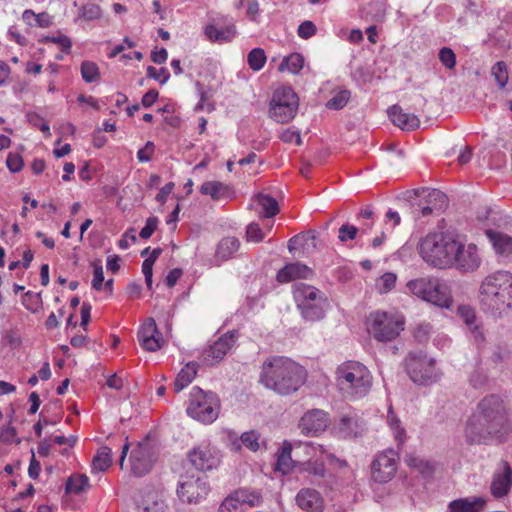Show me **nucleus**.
<instances>
[{"mask_svg": "<svg viewBox=\"0 0 512 512\" xmlns=\"http://www.w3.org/2000/svg\"><path fill=\"white\" fill-rule=\"evenodd\" d=\"M438 58L443 66L448 70H453L456 66V55L449 47H443L438 53Z\"/></svg>", "mask_w": 512, "mask_h": 512, "instance_id": "nucleus-46", "label": "nucleus"}, {"mask_svg": "<svg viewBox=\"0 0 512 512\" xmlns=\"http://www.w3.org/2000/svg\"><path fill=\"white\" fill-rule=\"evenodd\" d=\"M460 315L464 318V321L467 325H472L475 320V314L474 311L470 307H460L459 308Z\"/></svg>", "mask_w": 512, "mask_h": 512, "instance_id": "nucleus-64", "label": "nucleus"}, {"mask_svg": "<svg viewBox=\"0 0 512 512\" xmlns=\"http://www.w3.org/2000/svg\"><path fill=\"white\" fill-rule=\"evenodd\" d=\"M292 445L285 441L283 446L278 454L276 470L282 472L283 474L289 473L293 466V461L291 458Z\"/></svg>", "mask_w": 512, "mask_h": 512, "instance_id": "nucleus-29", "label": "nucleus"}, {"mask_svg": "<svg viewBox=\"0 0 512 512\" xmlns=\"http://www.w3.org/2000/svg\"><path fill=\"white\" fill-rule=\"evenodd\" d=\"M242 508V504L233 492L223 500L219 507V512H241Z\"/></svg>", "mask_w": 512, "mask_h": 512, "instance_id": "nucleus-45", "label": "nucleus"}, {"mask_svg": "<svg viewBox=\"0 0 512 512\" xmlns=\"http://www.w3.org/2000/svg\"><path fill=\"white\" fill-rule=\"evenodd\" d=\"M158 95H159L158 91H156L154 89L149 90L142 97V101H141L142 105L145 108L152 106L155 103V101L157 100Z\"/></svg>", "mask_w": 512, "mask_h": 512, "instance_id": "nucleus-63", "label": "nucleus"}, {"mask_svg": "<svg viewBox=\"0 0 512 512\" xmlns=\"http://www.w3.org/2000/svg\"><path fill=\"white\" fill-rule=\"evenodd\" d=\"M246 237L248 241L261 242L264 239V233L258 223H250L246 229Z\"/></svg>", "mask_w": 512, "mask_h": 512, "instance_id": "nucleus-52", "label": "nucleus"}, {"mask_svg": "<svg viewBox=\"0 0 512 512\" xmlns=\"http://www.w3.org/2000/svg\"><path fill=\"white\" fill-rule=\"evenodd\" d=\"M367 330L379 342L392 341L404 330V318L394 313L377 311L370 314Z\"/></svg>", "mask_w": 512, "mask_h": 512, "instance_id": "nucleus-8", "label": "nucleus"}, {"mask_svg": "<svg viewBox=\"0 0 512 512\" xmlns=\"http://www.w3.org/2000/svg\"><path fill=\"white\" fill-rule=\"evenodd\" d=\"M328 426V416L320 409L308 411L300 420L299 427L306 435H316Z\"/></svg>", "mask_w": 512, "mask_h": 512, "instance_id": "nucleus-16", "label": "nucleus"}, {"mask_svg": "<svg viewBox=\"0 0 512 512\" xmlns=\"http://www.w3.org/2000/svg\"><path fill=\"white\" fill-rule=\"evenodd\" d=\"M155 145L148 141L143 148L137 152V158L140 162H149L154 154Z\"/></svg>", "mask_w": 512, "mask_h": 512, "instance_id": "nucleus-59", "label": "nucleus"}, {"mask_svg": "<svg viewBox=\"0 0 512 512\" xmlns=\"http://www.w3.org/2000/svg\"><path fill=\"white\" fill-rule=\"evenodd\" d=\"M192 383V368L188 362L184 368L180 370L174 381V392L180 393Z\"/></svg>", "mask_w": 512, "mask_h": 512, "instance_id": "nucleus-33", "label": "nucleus"}, {"mask_svg": "<svg viewBox=\"0 0 512 512\" xmlns=\"http://www.w3.org/2000/svg\"><path fill=\"white\" fill-rule=\"evenodd\" d=\"M387 422H388L391 430L393 431V434H394L395 440L397 441L398 446L402 445L406 439L405 430L403 427H401L400 420L394 414L392 408H390L388 411Z\"/></svg>", "mask_w": 512, "mask_h": 512, "instance_id": "nucleus-35", "label": "nucleus"}, {"mask_svg": "<svg viewBox=\"0 0 512 512\" xmlns=\"http://www.w3.org/2000/svg\"><path fill=\"white\" fill-rule=\"evenodd\" d=\"M293 296L302 316L308 321H317L324 317L328 307L324 293L314 286L299 283L294 286Z\"/></svg>", "mask_w": 512, "mask_h": 512, "instance_id": "nucleus-6", "label": "nucleus"}, {"mask_svg": "<svg viewBox=\"0 0 512 512\" xmlns=\"http://www.w3.org/2000/svg\"><path fill=\"white\" fill-rule=\"evenodd\" d=\"M317 32V28L312 21L306 20L302 22L298 27V36L302 39H308L314 36Z\"/></svg>", "mask_w": 512, "mask_h": 512, "instance_id": "nucleus-56", "label": "nucleus"}, {"mask_svg": "<svg viewBox=\"0 0 512 512\" xmlns=\"http://www.w3.org/2000/svg\"><path fill=\"white\" fill-rule=\"evenodd\" d=\"M426 198L428 205L437 203L438 212L443 211L448 205L446 194L438 189L428 190Z\"/></svg>", "mask_w": 512, "mask_h": 512, "instance_id": "nucleus-39", "label": "nucleus"}, {"mask_svg": "<svg viewBox=\"0 0 512 512\" xmlns=\"http://www.w3.org/2000/svg\"><path fill=\"white\" fill-rule=\"evenodd\" d=\"M306 370L287 357L273 356L262 365L260 382L280 395H289L305 383Z\"/></svg>", "mask_w": 512, "mask_h": 512, "instance_id": "nucleus-2", "label": "nucleus"}, {"mask_svg": "<svg viewBox=\"0 0 512 512\" xmlns=\"http://www.w3.org/2000/svg\"><path fill=\"white\" fill-rule=\"evenodd\" d=\"M199 96L200 100L194 110H205L211 113L215 109L214 103L211 101L212 91L199 89Z\"/></svg>", "mask_w": 512, "mask_h": 512, "instance_id": "nucleus-47", "label": "nucleus"}, {"mask_svg": "<svg viewBox=\"0 0 512 512\" xmlns=\"http://www.w3.org/2000/svg\"><path fill=\"white\" fill-rule=\"evenodd\" d=\"M194 489H196V496H194V502L196 500L205 499L210 492V485L206 480V477H197Z\"/></svg>", "mask_w": 512, "mask_h": 512, "instance_id": "nucleus-49", "label": "nucleus"}, {"mask_svg": "<svg viewBox=\"0 0 512 512\" xmlns=\"http://www.w3.org/2000/svg\"><path fill=\"white\" fill-rule=\"evenodd\" d=\"M336 383L345 399L356 400L368 394L372 386V376L363 364L347 361L338 366Z\"/></svg>", "mask_w": 512, "mask_h": 512, "instance_id": "nucleus-5", "label": "nucleus"}, {"mask_svg": "<svg viewBox=\"0 0 512 512\" xmlns=\"http://www.w3.org/2000/svg\"><path fill=\"white\" fill-rule=\"evenodd\" d=\"M204 35L211 42L228 43L235 37L236 27L234 24H227L218 28L216 23H210L204 27Z\"/></svg>", "mask_w": 512, "mask_h": 512, "instance_id": "nucleus-23", "label": "nucleus"}, {"mask_svg": "<svg viewBox=\"0 0 512 512\" xmlns=\"http://www.w3.org/2000/svg\"><path fill=\"white\" fill-rule=\"evenodd\" d=\"M313 275V271L308 266L299 262L290 263L284 266L277 273V280L280 283H288L296 279H308Z\"/></svg>", "mask_w": 512, "mask_h": 512, "instance_id": "nucleus-21", "label": "nucleus"}, {"mask_svg": "<svg viewBox=\"0 0 512 512\" xmlns=\"http://www.w3.org/2000/svg\"><path fill=\"white\" fill-rule=\"evenodd\" d=\"M350 99V92L348 90H342L337 92L327 103L328 109L339 110L346 106Z\"/></svg>", "mask_w": 512, "mask_h": 512, "instance_id": "nucleus-42", "label": "nucleus"}, {"mask_svg": "<svg viewBox=\"0 0 512 512\" xmlns=\"http://www.w3.org/2000/svg\"><path fill=\"white\" fill-rule=\"evenodd\" d=\"M201 195L209 196L213 201H223L232 199L234 192L232 189L219 181H206L199 187Z\"/></svg>", "mask_w": 512, "mask_h": 512, "instance_id": "nucleus-22", "label": "nucleus"}, {"mask_svg": "<svg viewBox=\"0 0 512 512\" xmlns=\"http://www.w3.org/2000/svg\"><path fill=\"white\" fill-rule=\"evenodd\" d=\"M256 201L262 207L265 218H271L279 212L277 200L269 195L259 193L256 195Z\"/></svg>", "mask_w": 512, "mask_h": 512, "instance_id": "nucleus-30", "label": "nucleus"}, {"mask_svg": "<svg viewBox=\"0 0 512 512\" xmlns=\"http://www.w3.org/2000/svg\"><path fill=\"white\" fill-rule=\"evenodd\" d=\"M297 506L306 512H323L324 499L320 492L312 488H302L295 497Z\"/></svg>", "mask_w": 512, "mask_h": 512, "instance_id": "nucleus-17", "label": "nucleus"}, {"mask_svg": "<svg viewBox=\"0 0 512 512\" xmlns=\"http://www.w3.org/2000/svg\"><path fill=\"white\" fill-rule=\"evenodd\" d=\"M294 138H297V145H301V143H302L301 136H300V133L297 131H292L290 129H286L280 135V139L285 143L293 142Z\"/></svg>", "mask_w": 512, "mask_h": 512, "instance_id": "nucleus-62", "label": "nucleus"}, {"mask_svg": "<svg viewBox=\"0 0 512 512\" xmlns=\"http://www.w3.org/2000/svg\"><path fill=\"white\" fill-rule=\"evenodd\" d=\"M88 487V477L84 474L71 476L66 483V492L78 494Z\"/></svg>", "mask_w": 512, "mask_h": 512, "instance_id": "nucleus-38", "label": "nucleus"}, {"mask_svg": "<svg viewBox=\"0 0 512 512\" xmlns=\"http://www.w3.org/2000/svg\"><path fill=\"white\" fill-rule=\"evenodd\" d=\"M237 333L228 331L218 338L212 345L205 348L200 355V362L205 366H215L219 364L235 345Z\"/></svg>", "mask_w": 512, "mask_h": 512, "instance_id": "nucleus-14", "label": "nucleus"}, {"mask_svg": "<svg viewBox=\"0 0 512 512\" xmlns=\"http://www.w3.org/2000/svg\"><path fill=\"white\" fill-rule=\"evenodd\" d=\"M398 454L393 449H387L376 455L371 463V476L375 482L387 483L396 474Z\"/></svg>", "mask_w": 512, "mask_h": 512, "instance_id": "nucleus-13", "label": "nucleus"}, {"mask_svg": "<svg viewBox=\"0 0 512 512\" xmlns=\"http://www.w3.org/2000/svg\"><path fill=\"white\" fill-rule=\"evenodd\" d=\"M491 74L500 88H504L506 86L509 76L507 66L503 61H499L493 65Z\"/></svg>", "mask_w": 512, "mask_h": 512, "instance_id": "nucleus-40", "label": "nucleus"}, {"mask_svg": "<svg viewBox=\"0 0 512 512\" xmlns=\"http://www.w3.org/2000/svg\"><path fill=\"white\" fill-rule=\"evenodd\" d=\"M486 501L480 497L460 498L448 505V512H481Z\"/></svg>", "mask_w": 512, "mask_h": 512, "instance_id": "nucleus-25", "label": "nucleus"}, {"mask_svg": "<svg viewBox=\"0 0 512 512\" xmlns=\"http://www.w3.org/2000/svg\"><path fill=\"white\" fill-rule=\"evenodd\" d=\"M512 485V469L507 462L502 463V469L494 474L491 483V493L494 497H502L508 493Z\"/></svg>", "mask_w": 512, "mask_h": 512, "instance_id": "nucleus-19", "label": "nucleus"}, {"mask_svg": "<svg viewBox=\"0 0 512 512\" xmlns=\"http://www.w3.org/2000/svg\"><path fill=\"white\" fill-rule=\"evenodd\" d=\"M304 470L316 477L323 478L326 473V468L323 462L310 461L306 463Z\"/></svg>", "mask_w": 512, "mask_h": 512, "instance_id": "nucleus-55", "label": "nucleus"}, {"mask_svg": "<svg viewBox=\"0 0 512 512\" xmlns=\"http://www.w3.org/2000/svg\"><path fill=\"white\" fill-rule=\"evenodd\" d=\"M387 113L393 124L402 130H414L420 125V120L416 115L404 112L399 105L391 106Z\"/></svg>", "mask_w": 512, "mask_h": 512, "instance_id": "nucleus-20", "label": "nucleus"}, {"mask_svg": "<svg viewBox=\"0 0 512 512\" xmlns=\"http://www.w3.org/2000/svg\"><path fill=\"white\" fill-rule=\"evenodd\" d=\"M242 506L255 507L262 503V497L255 491L239 489L234 492Z\"/></svg>", "mask_w": 512, "mask_h": 512, "instance_id": "nucleus-34", "label": "nucleus"}, {"mask_svg": "<svg viewBox=\"0 0 512 512\" xmlns=\"http://www.w3.org/2000/svg\"><path fill=\"white\" fill-rule=\"evenodd\" d=\"M158 225V219L156 217H150L146 220L145 226L141 229L139 236L142 239H148L151 237L153 232L156 230Z\"/></svg>", "mask_w": 512, "mask_h": 512, "instance_id": "nucleus-60", "label": "nucleus"}, {"mask_svg": "<svg viewBox=\"0 0 512 512\" xmlns=\"http://www.w3.org/2000/svg\"><path fill=\"white\" fill-rule=\"evenodd\" d=\"M459 248L458 234L453 232L428 234L418 245L422 259L429 265L441 269L452 267V260Z\"/></svg>", "mask_w": 512, "mask_h": 512, "instance_id": "nucleus-4", "label": "nucleus"}, {"mask_svg": "<svg viewBox=\"0 0 512 512\" xmlns=\"http://www.w3.org/2000/svg\"><path fill=\"white\" fill-rule=\"evenodd\" d=\"M112 464V450L107 446L101 447L92 461V470L101 472L107 470Z\"/></svg>", "mask_w": 512, "mask_h": 512, "instance_id": "nucleus-28", "label": "nucleus"}, {"mask_svg": "<svg viewBox=\"0 0 512 512\" xmlns=\"http://www.w3.org/2000/svg\"><path fill=\"white\" fill-rule=\"evenodd\" d=\"M408 290L415 296L441 308H449L452 303L448 286L434 277H421L407 283Z\"/></svg>", "mask_w": 512, "mask_h": 512, "instance_id": "nucleus-7", "label": "nucleus"}, {"mask_svg": "<svg viewBox=\"0 0 512 512\" xmlns=\"http://www.w3.org/2000/svg\"><path fill=\"white\" fill-rule=\"evenodd\" d=\"M486 235L496 254L505 258L512 257V237L493 230H487Z\"/></svg>", "mask_w": 512, "mask_h": 512, "instance_id": "nucleus-24", "label": "nucleus"}, {"mask_svg": "<svg viewBox=\"0 0 512 512\" xmlns=\"http://www.w3.org/2000/svg\"><path fill=\"white\" fill-rule=\"evenodd\" d=\"M158 457V449L149 438L139 442L130 455L131 473L141 477L153 468Z\"/></svg>", "mask_w": 512, "mask_h": 512, "instance_id": "nucleus-12", "label": "nucleus"}, {"mask_svg": "<svg viewBox=\"0 0 512 512\" xmlns=\"http://www.w3.org/2000/svg\"><path fill=\"white\" fill-rule=\"evenodd\" d=\"M219 457L210 449L194 450V467L201 471L212 470L219 464Z\"/></svg>", "mask_w": 512, "mask_h": 512, "instance_id": "nucleus-26", "label": "nucleus"}, {"mask_svg": "<svg viewBox=\"0 0 512 512\" xmlns=\"http://www.w3.org/2000/svg\"><path fill=\"white\" fill-rule=\"evenodd\" d=\"M240 242L235 237L223 238L217 246L215 257L217 260L225 261L230 259L238 251Z\"/></svg>", "mask_w": 512, "mask_h": 512, "instance_id": "nucleus-27", "label": "nucleus"}, {"mask_svg": "<svg viewBox=\"0 0 512 512\" xmlns=\"http://www.w3.org/2000/svg\"><path fill=\"white\" fill-rule=\"evenodd\" d=\"M220 408V400L215 393L194 386V420L211 424L218 418Z\"/></svg>", "mask_w": 512, "mask_h": 512, "instance_id": "nucleus-11", "label": "nucleus"}, {"mask_svg": "<svg viewBox=\"0 0 512 512\" xmlns=\"http://www.w3.org/2000/svg\"><path fill=\"white\" fill-rule=\"evenodd\" d=\"M81 76L87 83L97 82L100 79L99 68L92 61H84L81 64Z\"/></svg>", "mask_w": 512, "mask_h": 512, "instance_id": "nucleus-36", "label": "nucleus"}, {"mask_svg": "<svg viewBox=\"0 0 512 512\" xmlns=\"http://www.w3.org/2000/svg\"><path fill=\"white\" fill-rule=\"evenodd\" d=\"M458 245L460 248L452 260V267L466 272L477 270L481 265L477 246L473 243L465 244L459 235Z\"/></svg>", "mask_w": 512, "mask_h": 512, "instance_id": "nucleus-15", "label": "nucleus"}, {"mask_svg": "<svg viewBox=\"0 0 512 512\" xmlns=\"http://www.w3.org/2000/svg\"><path fill=\"white\" fill-rule=\"evenodd\" d=\"M163 339L158 335L140 341V345L147 351L154 352L161 348Z\"/></svg>", "mask_w": 512, "mask_h": 512, "instance_id": "nucleus-57", "label": "nucleus"}, {"mask_svg": "<svg viewBox=\"0 0 512 512\" xmlns=\"http://www.w3.org/2000/svg\"><path fill=\"white\" fill-rule=\"evenodd\" d=\"M147 77L155 79L160 84H165L168 81L170 74L166 68H161L157 70L153 66H148Z\"/></svg>", "mask_w": 512, "mask_h": 512, "instance_id": "nucleus-54", "label": "nucleus"}, {"mask_svg": "<svg viewBox=\"0 0 512 512\" xmlns=\"http://www.w3.org/2000/svg\"><path fill=\"white\" fill-rule=\"evenodd\" d=\"M299 99L290 87H281L274 91L270 102V117L279 123H288L296 115Z\"/></svg>", "mask_w": 512, "mask_h": 512, "instance_id": "nucleus-10", "label": "nucleus"}, {"mask_svg": "<svg viewBox=\"0 0 512 512\" xmlns=\"http://www.w3.org/2000/svg\"><path fill=\"white\" fill-rule=\"evenodd\" d=\"M405 463L411 467L416 469L419 473H421L425 477H429L434 472V466L429 462L422 458H419L415 455H408L405 458Z\"/></svg>", "mask_w": 512, "mask_h": 512, "instance_id": "nucleus-32", "label": "nucleus"}, {"mask_svg": "<svg viewBox=\"0 0 512 512\" xmlns=\"http://www.w3.org/2000/svg\"><path fill=\"white\" fill-rule=\"evenodd\" d=\"M359 229L351 224H343L338 231V239L341 242H346L348 240H353L356 238Z\"/></svg>", "mask_w": 512, "mask_h": 512, "instance_id": "nucleus-50", "label": "nucleus"}, {"mask_svg": "<svg viewBox=\"0 0 512 512\" xmlns=\"http://www.w3.org/2000/svg\"><path fill=\"white\" fill-rule=\"evenodd\" d=\"M192 485L188 481L180 482L177 488V496L183 504L192 502V494L190 493Z\"/></svg>", "mask_w": 512, "mask_h": 512, "instance_id": "nucleus-53", "label": "nucleus"}, {"mask_svg": "<svg viewBox=\"0 0 512 512\" xmlns=\"http://www.w3.org/2000/svg\"><path fill=\"white\" fill-rule=\"evenodd\" d=\"M481 309L494 317L512 310V273L498 270L487 275L479 287Z\"/></svg>", "mask_w": 512, "mask_h": 512, "instance_id": "nucleus-3", "label": "nucleus"}, {"mask_svg": "<svg viewBox=\"0 0 512 512\" xmlns=\"http://www.w3.org/2000/svg\"><path fill=\"white\" fill-rule=\"evenodd\" d=\"M143 512H165L166 505L158 495H152L143 502Z\"/></svg>", "mask_w": 512, "mask_h": 512, "instance_id": "nucleus-43", "label": "nucleus"}, {"mask_svg": "<svg viewBox=\"0 0 512 512\" xmlns=\"http://www.w3.org/2000/svg\"><path fill=\"white\" fill-rule=\"evenodd\" d=\"M247 62L249 67L253 71L261 70L266 63V55L263 49L254 48L252 49L247 56Z\"/></svg>", "mask_w": 512, "mask_h": 512, "instance_id": "nucleus-37", "label": "nucleus"}, {"mask_svg": "<svg viewBox=\"0 0 512 512\" xmlns=\"http://www.w3.org/2000/svg\"><path fill=\"white\" fill-rule=\"evenodd\" d=\"M396 279L397 277L394 273L388 272L383 274L377 283L379 291L381 293H386L390 291L395 286Z\"/></svg>", "mask_w": 512, "mask_h": 512, "instance_id": "nucleus-51", "label": "nucleus"}, {"mask_svg": "<svg viewBox=\"0 0 512 512\" xmlns=\"http://www.w3.org/2000/svg\"><path fill=\"white\" fill-rule=\"evenodd\" d=\"M159 332H158V329H157V325L154 321V319L152 318H149L146 320V322L141 326L140 330L138 331V340L139 342L146 339V338H150L154 335H158Z\"/></svg>", "mask_w": 512, "mask_h": 512, "instance_id": "nucleus-48", "label": "nucleus"}, {"mask_svg": "<svg viewBox=\"0 0 512 512\" xmlns=\"http://www.w3.org/2000/svg\"><path fill=\"white\" fill-rule=\"evenodd\" d=\"M94 271H93V280H92V287L99 291L102 289L103 281H104V272L101 265L94 264Z\"/></svg>", "mask_w": 512, "mask_h": 512, "instance_id": "nucleus-61", "label": "nucleus"}, {"mask_svg": "<svg viewBox=\"0 0 512 512\" xmlns=\"http://www.w3.org/2000/svg\"><path fill=\"white\" fill-rule=\"evenodd\" d=\"M102 15L101 8L93 3L83 5L79 11V17L85 21L99 19Z\"/></svg>", "mask_w": 512, "mask_h": 512, "instance_id": "nucleus-44", "label": "nucleus"}, {"mask_svg": "<svg viewBox=\"0 0 512 512\" xmlns=\"http://www.w3.org/2000/svg\"><path fill=\"white\" fill-rule=\"evenodd\" d=\"M231 449L239 451L243 446L252 452L258 451L265 442L261 439L260 433L255 430L246 431L239 438L235 434L230 433Z\"/></svg>", "mask_w": 512, "mask_h": 512, "instance_id": "nucleus-18", "label": "nucleus"}, {"mask_svg": "<svg viewBox=\"0 0 512 512\" xmlns=\"http://www.w3.org/2000/svg\"><path fill=\"white\" fill-rule=\"evenodd\" d=\"M405 365L408 375L416 384L428 385L436 382L440 377L435 367V360L428 358L422 351L409 353Z\"/></svg>", "mask_w": 512, "mask_h": 512, "instance_id": "nucleus-9", "label": "nucleus"}, {"mask_svg": "<svg viewBox=\"0 0 512 512\" xmlns=\"http://www.w3.org/2000/svg\"><path fill=\"white\" fill-rule=\"evenodd\" d=\"M358 427L357 420L353 417L343 416L340 419L339 428L346 437H356L358 435V430L356 428Z\"/></svg>", "mask_w": 512, "mask_h": 512, "instance_id": "nucleus-41", "label": "nucleus"}, {"mask_svg": "<svg viewBox=\"0 0 512 512\" xmlns=\"http://www.w3.org/2000/svg\"><path fill=\"white\" fill-rule=\"evenodd\" d=\"M511 433L507 406L495 394L478 403L477 414L469 418L465 427V437L470 444L486 443L489 439L504 442Z\"/></svg>", "mask_w": 512, "mask_h": 512, "instance_id": "nucleus-1", "label": "nucleus"}, {"mask_svg": "<svg viewBox=\"0 0 512 512\" xmlns=\"http://www.w3.org/2000/svg\"><path fill=\"white\" fill-rule=\"evenodd\" d=\"M303 66L304 57L299 53H292L282 60L278 69L281 72L286 69L293 74H298Z\"/></svg>", "mask_w": 512, "mask_h": 512, "instance_id": "nucleus-31", "label": "nucleus"}, {"mask_svg": "<svg viewBox=\"0 0 512 512\" xmlns=\"http://www.w3.org/2000/svg\"><path fill=\"white\" fill-rule=\"evenodd\" d=\"M23 164V159L19 154L9 153L6 159V165L11 172H19L22 169Z\"/></svg>", "mask_w": 512, "mask_h": 512, "instance_id": "nucleus-58", "label": "nucleus"}]
</instances>
